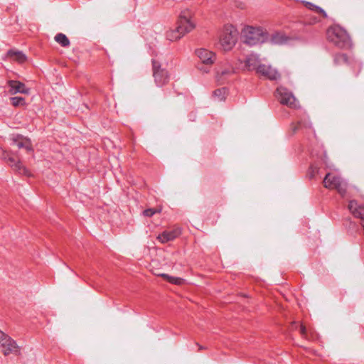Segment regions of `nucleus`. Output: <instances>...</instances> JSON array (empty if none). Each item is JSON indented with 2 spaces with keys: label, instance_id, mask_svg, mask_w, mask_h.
<instances>
[{
  "label": "nucleus",
  "instance_id": "f8f14e48",
  "mask_svg": "<svg viewBox=\"0 0 364 364\" xmlns=\"http://www.w3.org/2000/svg\"><path fill=\"white\" fill-rule=\"evenodd\" d=\"M348 209L354 217L361 220L360 225L364 229V204H358L355 200L349 201Z\"/></svg>",
  "mask_w": 364,
  "mask_h": 364
},
{
  "label": "nucleus",
  "instance_id": "1a4fd4ad",
  "mask_svg": "<svg viewBox=\"0 0 364 364\" xmlns=\"http://www.w3.org/2000/svg\"><path fill=\"white\" fill-rule=\"evenodd\" d=\"M153 76L158 87L166 85L169 80V75L166 69L161 68L160 63L156 60H152Z\"/></svg>",
  "mask_w": 364,
  "mask_h": 364
},
{
  "label": "nucleus",
  "instance_id": "20e7f679",
  "mask_svg": "<svg viewBox=\"0 0 364 364\" xmlns=\"http://www.w3.org/2000/svg\"><path fill=\"white\" fill-rule=\"evenodd\" d=\"M323 183L328 189H335L342 196L345 197L347 190V183L338 174L328 173L326 174Z\"/></svg>",
  "mask_w": 364,
  "mask_h": 364
},
{
  "label": "nucleus",
  "instance_id": "f03ea898",
  "mask_svg": "<svg viewBox=\"0 0 364 364\" xmlns=\"http://www.w3.org/2000/svg\"><path fill=\"white\" fill-rule=\"evenodd\" d=\"M326 34L328 41L340 48H348L351 46V40L348 33L338 25L331 26L327 30Z\"/></svg>",
  "mask_w": 364,
  "mask_h": 364
},
{
  "label": "nucleus",
  "instance_id": "a878e982",
  "mask_svg": "<svg viewBox=\"0 0 364 364\" xmlns=\"http://www.w3.org/2000/svg\"><path fill=\"white\" fill-rule=\"evenodd\" d=\"M11 105L14 107L23 106L26 104L25 99L21 97H11Z\"/></svg>",
  "mask_w": 364,
  "mask_h": 364
},
{
  "label": "nucleus",
  "instance_id": "9d476101",
  "mask_svg": "<svg viewBox=\"0 0 364 364\" xmlns=\"http://www.w3.org/2000/svg\"><path fill=\"white\" fill-rule=\"evenodd\" d=\"M276 97L281 104L290 107H296V99L291 92L283 87L276 90Z\"/></svg>",
  "mask_w": 364,
  "mask_h": 364
},
{
  "label": "nucleus",
  "instance_id": "7c9ffc66",
  "mask_svg": "<svg viewBox=\"0 0 364 364\" xmlns=\"http://www.w3.org/2000/svg\"><path fill=\"white\" fill-rule=\"evenodd\" d=\"M200 349H203V348L201 346H199Z\"/></svg>",
  "mask_w": 364,
  "mask_h": 364
},
{
  "label": "nucleus",
  "instance_id": "6e6552de",
  "mask_svg": "<svg viewBox=\"0 0 364 364\" xmlns=\"http://www.w3.org/2000/svg\"><path fill=\"white\" fill-rule=\"evenodd\" d=\"M0 348H2L4 355H9L11 353L17 355L20 352V348L16 342L1 331H0Z\"/></svg>",
  "mask_w": 364,
  "mask_h": 364
},
{
  "label": "nucleus",
  "instance_id": "b1692460",
  "mask_svg": "<svg viewBox=\"0 0 364 364\" xmlns=\"http://www.w3.org/2000/svg\"><path fill=\"white\" fill-rule=\"evenodd\" d=\"M55 41L63 47H68L70 44L68 37L63 33H58L55 36Z\"/></svg>",
  "mask_w": 364,
  "mask_h": 364
},
{
  "label": "nucleus",
  "instance_id": "4be33fe9",
  "mask_svg": "<svg viewBox=\"0 0 364 364\" xmlns=\"http://www.w3.org/2000/svg\"><path fill=\"white\" fill-rule=\"evenodd\" d=\"M8 55L20 63L25 62L26 60V55L21 51L11 50L8 51Z\"/></svg>",
  "mask_w": 364,
  "mask_h": 364
},
{
  "label": "nucleus",
  "instance_id": "0eeeda50",
  "mask_svg": "<svg viewBox=\"0 0 364 364\" xmlns=\"http://www.w3.org/2000/svg\"><path fill=\"white\" fill-rule=\"evenodd\" d=\"M0 156L14 171L18 172L19 174L29 176L28 170L22 165L21 162L13 153L2 150Z\"/></svg>",
  "mask_w": 364,
  "mask_h": 364
},
{
  "label": "nucleus",
  "instance_id": "aec40b11",
  "mask_svg": "<svg viewBox=\"0 0 364 364\" xmlns=\"http://www.w3.org/2000/svg\"><path fill=\"white\" fill-rule=\"evenodd\" d=\"M164 280L171 283V284H176V285H183L186 283V279H182L181 277H176L175 275H173V274H160Z\"/></svg>",
  "mask_w": 364,
  "mask_h": 364
},
{
  "label": "nucleus",
  "instance_id": "412c9836",
  "mask_svg": "<svg viewBox=\"0 0 364 364\" xmlns=\"http://www.w3.org/2000/svg\"><path fill=\"white\" fill-rule=\"evenodd\" d=\"M334 64L336 65H340L343 64L349 65L351 63V60H350L346 54L343 53H336L333 56Z\"/></svg>",
  "mask_w": 364,
  "mask_h": 364
},
{
  "label": "nucleus",
  "instance_id": "423d86ee",
  "mask_svg": "<svg viewBox=\"0 0 364 364\" xmlns=\"http://www.w3.org/2000/svg\"><path fill=\"white\" fill-rule=\"evenodd\" d=\"M192 18L193 12L190 9H183L180 13L177 21V26H178L179 30L183 32L184 36L192 31L196 27V23L193 21Z\"/></svg>",
  "mask_w": 364,
  "mask_h": 364
},
{
  "label": "nucleus",
  "instance_id": "c756f323",
  "mask_svg": "<svg viewBox=\"0 0 364 364\" xmlns=\"http://www.w3.org/2000/svg\"><path fill=\"white\" fill-rule=\"evenodd\" d=\"M355 64L359 67V68H360V63H359L355 62Z\"/></svg>",
  "mask_w": 364,
  "mask_h": 364
},
{
  "label": "nucleus",
  "instance_id": "5701e85b",
  "mask_svg": "<svg viewBox=\"0 0 364 364\" xmlns=\"http://www.w3.org/2000/svg\"><path fill=\"white\" fill-rule=\"evenodd\" d=\"M305 6L309 10H311L316 14H321L323 18H327V16H328L327 14L322 8H321L311 2H306Z\"/></svg>",
  "mask_w": 364,
  "mask_h": 364
},
{
  "label": "nucleus",
  "instance_id": "9b49d317",
  "mask_svg": "<svg viewBox=\"0 0 364 364\" xmlns=\"http://www.w3.org/2000/svg\"><path fill=\"white\" fill-rule=\"evenodd\" d=\"M181 234V229L178 227H174L171 230H164L159 234L156 239L161 243H166L172 241Z\"/></svg>",
  "mask_w": 364,
  "mask_h": 364
},
{
  "label": "nucleus",
  "instance_id": "a211bd4d",
  "mask_svg": "<svg viewBox=\"0 0 364 364\" xmlns=\"http://www.w3.org/2000/svg\"><path fill=\"white\" fill-rule=\"evenodd\" d=\"M311 123L307 117L301 119L296 124H291V129L294 133L299 129H311Z\"/></svg>",
  "mask_w": 364,
  "mask_h": 364
},
{
  "label": "nucleus",
  "instance_id": "f257e3e1",
  "mask_svg": "<svg viewBox=\"0 0 364 364\" xmlns=\"http://www.w3.org/2000/svg\"><path fill=\"white\" fill-rule=\"evenodd\" d=\"M243 43L248 46L262 43L268 39V33L260 26H245L241 31Z\"/></svg>",
  "mask_w": 364,
  "mask_h": 364
},
{
  "label": "nucleus",
  "instance_id": "f3484780",
  "mask_svg": "<svg viewBox=\"0 0 364 364\" xmlns=\"http://www.w3.org/2000/svg\"><path fill=\"white\" fill-rule=\"evenodd\" d=\"M257 55L251 54L245 59V66L248 70H255L257 72L258 66L260 65Z\"/></svg>",
  "mask_w": 364,
  "mask_h": 364
},
{
  "label": "nucleus",
  "instance_id": "c85d7f7f",
  "mask_svg": "<svg viewBox=\"0 0 364 364\" xmlns=\"http://www.w3.org/2000/svg\"><path fill=\"white\" fill-rule=\"evenodd\" d=\"M278 36V34L275 35L274 36L272 37V41L274 42V43H279V41H277L276 39L277 36Z\"/></svg>",
  "mask_w": 364,
  "mask_h": 364
},
{
  "label": "nucleus",
  "instance_id": "39448f33",
  "mask_svg": "<svg viewBox=\"0 0 364 364\" xmlns=\"http://www.w3.org/2000/svg\"><path fill=\"white\" fill-rule=\"evenodd\" d=\"M196 53L201 62V64H198L197 68L203 73H208L210 66L215 61V54L205 48L196 50Z\"/></svg>",
  "mask_w": 364,
  "mask_h": 364
},
{
  "label": "nucleus",
  "instance_id": "bb28decb",
  "mask_svg": "<svg viewBox=\"0 0 364 364\" xmlns=\"http://www.w3.org/2000/svg\"><path fill=\"white\" fill-rule=\"evenodd\" d=\"M160 211H161V210L154 209V208H148V209L144 210L143 215L146 217H151L155 213H159Z\"/></svg>",
  "mask_w": 364,
  "mask_h": 364
},
{
  "label": "nucleus",
  "instance_id": "393cba45",
  "mask_svg": "<svg viewBox=\"0 0 364 364\" xmlns=\"http://www.w3.org/2000/svg\"><path fill=\"white\" fill-rule=\"evenodd\" d=\"M227 90L225 87L217 89L213 92V97L215 100L223 101L225 99Z\"/></svg>",
  "mask_w": 364,
  "mask_h": 364
},
{
  "label": "nucleus",
  "instance_id": "ddd939ff",
  "mask_svg": "<svg viewBox=\"0 0 364 364\" xmlns=\"http://www.w3.org/2000/svg\"><path fill=\"white\" fill-rule=\"evenodd\" d=\"M8 86L9 87V92L14 95L17 93L29 94L30 89L26 85L18 80H9Z\"/></svg>",
  "mask_w": 364,
  "mask_h": 364
},
{
  "label": "nucleus",
  "instance_id": "6ab92c4d",
  "mask_svg": "<svg viewBox=\"0 0 364 364\" xmlns=\"http://www.w3.org/2000/svg\"><path fill=\"white\" fill-rule=\"evenodd\" d=\"M183 36V32L179 30L178 26L174 29L168 30L166 34V38L170 41H178Z\"/></svg>",
  "mask_w": 364,
  "mask_h": 364
},
{
  "label": "nucleus",
  "instance_id": "2eb2a0df",
  "mask_svg": "<svg viewBox=\"0 0 364 364\" xmlns=\"http://www.w3.org/2000/svg\"><path fill=\"white\" fill-rule=\"evenodd\" d=\"M257 73L261 74L270 80H277L279 78V73L269 65L261 64L258 66Z\"/></svg>",
  "mask_w": 364,
  "mask_h": 364
},
{
  "label": "nucleus",
  "instance_id": "4468645a",
  "mask_svg": "<svg viewBox=\"0 0 364 364\" xmlns=\"http://www.w3.org/2000/svg\"><path fill=\"white\" fill-rule=\"evenodd\" d=\"M235 73L234 67L228 62L225 63L223 66L220 68L217 71L216 78L217 80L223 84L225 82L226 77L231 75Z\"/></svg>",
  "mask_w": 364,
  "mask_h": 364
},
{
  "label": "nucleus",
  "instance_id": "cd10ccee",
  "mask_svg": "<svg viewBox=\"0 0 364 364\" xmlns=\"http://www.w3.org/2000/svg\"><path fill=\"white\" fill-rule=\"evenodd\" d=\"M300 332L304 336H306L307 335V330L306 328V327L303 325L301 326L300 327Z\"/></svg>",
  "mask_w": 364,
  "mask_h": 364
},
{
  "label": "nucleus",
  "instance_id": "7ed1b4c3",
  "mask_svg": "<svg viewBox=\"0 0 364 364\" xmlns=\"http://www.w3.org/2000/svg\"><path fill=\"white\" fill-rule=\"evenodd\" d=\"M238 31L232 25H226L221 31L219 43L220 48L225 50H230L237 41Z\"/></svg>",
  "mask_w": 364,
  "mask_h": 364
},
{
  "label": "nucleus",
  "instance_id": "dca6fc26",
  "mask_svg": "<svg viewBox=\"0 0 364 364\" xmlns=\"http://www.w3.org/2000/svg\"><path fill=\"white\" fill-rule=\"evenodd\" d=\"M13 145L16 146L18 149H25L27 151H33L30 139L21 135H17L13 138Z\"/></svg>",
  "mask_w": 364,
  "mask_h": 364
}]
</instances>
